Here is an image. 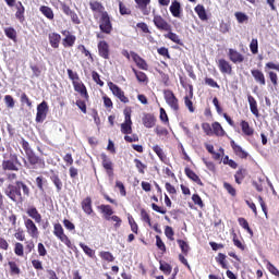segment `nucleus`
Here are the masks:
<instances>
[{
	"instance_id": "nucleus-1",
	"label": "nucleus",
	"mask_w": 279,
	"mask_h": 279,
	"mask_svg": "<svg viewBox=\"0 0 279 279\" xmlns=\"http://www.w3.org/2000/svg\"><path fill=\"white\" fill-rule=\"evenodd\" d=\"M89 10L94 13V19L97 21L99 19V29L102 34H112V21L110 20V14L106 11V7L98 0L89 1ZM100 14V17L99 15Z\"/></svg>"
},
{
	"instance_id": "nucleus-2",
	"label": "nucleus",
	"mask_w": 279,
	"mask_h": 279,
	"mask_svg": "<svg viewBox=\"0 0 279 279\" xmlns=\"http://www.w3.org/2000/svg\"><path fill=\"white\" fill-rule=\"evenodd\" d=\"M29 186H27V184H25L23 181H15V183H10L4 189V195H7L8 198L15 204L23 202V195L29 197Z\"/></svg>"
},
{
	"instance_id": "nucleus-3",
	"label": "nucleus",
	"mask_w": 279,
	"mask_h": 279,
	"mask_svg": "<svg viewBox=\"0 0 279 279\" xmlns=\"http://www.w3.org/2000/svg\"><path fill=\"white\" fill-rule=\"evenodd\" d=\"M124 122L120 125V130L124 135V141L126 143H138V135L132 134V109L125 108L123 111ZM132 134V135H129Z\"/></svg>"
},
{
	"instance_id": "nucleus-4",
	"label": "nucleus",
	"mask_w": 279,
	"mask_h": 279,
	"mask_svg": "<svg viewBox=\"0 0 279 279\" xmlns=\"http://www.w3.org/2000/svg\"><path fill=\"white\" fill-rule=\"evenodd\" d=\"M98 210H100V213L104 215V219L106 221H114V228H121V223H123V220L119 216H112L114 215L112 206L100 205L98 206Z\"/></svg>"
},
{
	"instance_id": "nucleus-5",
	"label": "nucleus",
	"mask_w": 279,
	"mask_h": 279,
	"mask_svg": "<svg viewBox=\"0 0 279 279\" xmlns=\"http://www.w3.org/2000/svg\"><path fill=\"white\" fill-rule=\"evenodd\" d=\"M21 167V160L16 153H10L8 157H4L2 161V171H19Z\"/></svg>"
},
{
	"instance_id": "nucleus-6",
	"label": "nucleus",
	"mask_w": 279,
	"mask_h": 279,
	"mask_svg": "<svg viewBox=\"0 0 279 279\" xmlns=\"http://www.w3.org/2000/svg\"><path fill=\"white\" fill-rule=\"evenodd\" d=\"M163 99L166 104L173 110V112H180V100L175 97V94L171 89L163 90Z\"/></svg>"
},
{
	"instance_id": "nucleus-7",
	"label": "nucleus",
	"mask_w": 279,
	"mask_h": 279,
	"mask_svg": "<svg viewBox=\"0 0 279 279\" xmlns=\"http://www.w3.org/2000/svg\"><path fill=\"white\" fill-rule=\"evenodd\" d=\"M53 234L59 241H61V243H64V245L70 250H73V243L71 242V239L64 234V228H62L60 222L53 225Z\"/></svg>"
},
{
	"instance_id": "nucleus-8",
	"label": "nucleus",
	"mask_w": 279,
	"mask_h": 279,
	"mask_svg": "<svg viewBox=\"0 0 279 279\" xmlns=\"http://www.w3.org/2000/svg\"><path fill=\"white\" fill-rule=\"evenodd\" d=\"M153 23L159 32H172V26L162 15L156 14V11H153Z\"/></svg>"
},
{
	"instance_id": "nucleus-9",
	"label": "nucleus",
	"mask_w": 279,
	"mask_h": 279,
	"mask_svg": "<svg viewBox=\"0 0 279 279\" xmlns=\"http://www.w3.org/2000/svg\"><path fill=\"white\" fill-rule=\"evenodd\" d=\"M26 158H27L28 165L32 167V169H45V167H46L45 159H43L38 155H36L35 151L26 155Z\"/></svg>"
},
{
	"instance_id": "nucleus-10",
	"label": "nucleus",
	"mask_w": 279,
	"mask_h": 279,
	"mask_svg": "<svg viewBox=\"0 0 279 279\" xmlns=\"http://www.w3.org/2000/svg\"><path fill=\"white\" fill-rule=\"evenodd\" d=\"M100 159L108 178H114V163L112 162L110 157H108L106 153H102L100 154Z\"/></svg>"
},
{
	"instance_id": "nucleus-11",
	"label": "nucleus",
	"mask_w": 279,
	"mask_h": 279,
	"mask_svg": "<svg viewBox=\"0 0 279 279\" xmlns=\"http://www.w3.org/2000/svg\"><path fill=\"white\" fill-rule=\"evenodd\" d=\"M108 86L112 93V95H114V97H117L122 104H130V98H128V96H125V92H123V89H121V87H119V85L109 82Z\"/></svg>"
},
{
	"instance_id": "nucleus-12",
	"label": "nucleus",
	"mask_w": 279,
	"mask_h": 279,
	"mask_svg": "<svg viewBox=\"0 0 279 279\" xmlns=\"http://www.w3.org/2000/svg\"><path fill=\"white\" fill-rule=\"evenodd\" d=\"M24 226L28 236L32 239H38V236H40V231H38V227L32 218L24 219Z\"/></svg>"
},
{
	"instance_id": "nucleus-13",
	"label": "nucleus",
	"mask_w": 279,
	"mask_h": 279,
	"mask_svg": "<svg viewBox=\"0 0 279 279\" xmlns=\"http://www.w3.org/2000/svg\"><path fill=\"white\" fill-rule=\"evenodd\" d=\"M48 112H49V105L47 104V101L44 100L37 106V113L35 118L36 123H43V121L47 119Z\"/></svg>"
},
{
	"instance_id": "nucleus-14",
	"label": "nucleus",
	"mask_w": 279,
	"mask_h": 279,
	"mask_svg": "<svg viewBox=\"0 0 279 279\" xmlns=\"http://www.w3.org/2000/svg\"><path fill=\"white\" fill-rule=\"evenodd\" d=\"M98 47V56L102 58V60H110V45L106 40H100L97 45Z\"/></svg>"
},
{
	"instance_id": "nucleus-15",
	"label": "nucleus",
	"mask_w": 279,
	"mask_h": 279,
	"mask_svg": "<svg viewBox=\"0 0 279 279\" xmlns=\"http://www.w3.org/2000/svg\"><path fill=\"white\" fill-rule=\"evenodd\" d=\"M74 86L75 93H78L85 101H88L90 99V96L88 95V89L86 88V85L83 84L82 81H76L72 83Z\"/></svg>"
},
{
	"instance_id": "nucleus-16",
	"label": "nucleus",
	"mask_w": 279,
	"mask_h": 279,
	"mask_svg": "<svg viewBox=\"0 0 279 279\" xmlns=\"http://www.w3.org/2000/svg\"><path fill=\"white\" fill-rule=\"evenodd\" d=\"M217 66L223 75H232V64L226 59H219L217 61Z\"/></svg>"
},
{
	"instance_id": "nucleus-17",
	"label": "nucleus",
	"mask_w": 279,
	"mask_h": 279,
	"mask_svg": "<svg viewBox=\"0 0 279 279\" xmlns=\"http://www.w3.org/2000/svg\"><path fill=\"white\" fill-rule=\"evenodd\" d=\"M131 58L133 62H135L136 66H138L142 71H148L149 65L147 64V61L138 56V53L131 51Z\"/></svg>"
},
{
	"instance_id": "nucleus-18",
	"label": "nucleus",
	"mask_w": 279,
	"mask_h": 279,
	"mask_svg": "<svg viewBox=\"0 0 279 279\" xmlns=\"http://www.w3.org/2000/svg\"><path fill=\"white\" fill-rule=\"evenodd\" d=\"M251 75L259 86H266L267 80L265 78V73H263L259 69L251 70Z\"/></svg>"
},
{
	"instance_id": "nucleus-19",
	"label": "nucleus",
	"mask_w": 279,
	"mask_h": 279,
	"mask_svg": "<svg viewBox=\"0 0 279 279\" xmlns=\"http://www.w3.org/2000/svg\"><path fill=\"white\" fill-rule=\"evenodd\" d=\"M230 145H231V148L233 149V153L235 154V156H238V158H241L242 160L247 159V156H250V154L247 151H245L243 149V147H241L239 144H236V142L231 140Z\"/></svg>"
},
{
	"instance_id": "nucleus-20",
	"label": "nucleus",
	"mask_w": 279,
	"mask_h": 279,
	"mask_svg": "<svg viewBox=\"0 0 279 279\" xmlns=\"http://www.w3.org/2000/svg\"><path fill=\"white\" fill-rule=\"evenodd\" d=\"M228 56L229 60L233 62V64H241V62H244L245 60V57L241 52L232 48L229 49Z\"/></svg>"
},
{
	"instance_id": "nucleus-21",
	"label": "nucleus",
	"mask_w": 279,
	"mask_h": 279,
	"mask_svg": "<svg viewBox=\"0 0 279 279\" xmlns=\"http://www.w3.org/2000/svg\"><path fill=\"white\" fill-rule=\"evenodd\" d=\"M82 210L85 213V215H92L94 213L93 210V198L90 196L85 197L81 202Z\"/></svg>"
},
{
	"instance_id": "nucleus-22",
	"label": "nucleus",
	"mask_w": 279,
	"mask_h": 279,
	"mask_svg": "<svg viewBox=\"0 0 279 279\" xmlns=\"http://www.w3.org/2000/svg\"><path fill=\"white\" fill-rule=\"evenodd\" d=\"M247 101H248V106L252 114H254V117L258 119V117H260V112L258 111V102L256 101V98H254V96L252 95H248Z\"/></svg>"
},
{
	"instance_id": "nucleus-23",
	"label": "nucleus",
	"mask_w": 279,
	"mask_h": 279,
	"mask_svg": "<svg viewBox=\"0 0 279 279\" xmlns=\"http://www.w3.org/2000/svg\"><path fill=\"white\" fill-rule=\"evenodd\" d=\"M138 10H141L142 14H144V16H149L151 10L147 9V5H149V3H151V0H134Z\"/></svg>"
},
{
	"instance_id": "nucleus-24",
	"label": "nucleus",
	"mask_w": 279,
	"mask_h": 279,
	"mask_svg": "<svg viewBox=\"0 0 279 279\" xmlns=\"http://www.w3.org/2000/svg\"><path fill=\"white\" fill-rule=\"evenodd\" d=\"M26 214L28 215V217H31L32 219H34V221L36 223H41L43 221V215H40V213L38 211V209L34 206H31L26 209Z\"/></svg>"
},
{
	"instance_id": "nucleus-25",
	"label": "nucleus",
	"mask_w": 279,
	"mask_h": 279,
	"mask_svg": "<svg viewBox=\"0 0 279 279\" xmlns=\"http://www.w3.org/2000/svg\"><path fill=\"white\" fill-rule=\"evenodd\" d=\"M142 123L144 126L151 129L156 125V117L154 113H144L142 118Z\"/></svg>"
},
{
	"instance_id": "nucleus-26",
	"label": "nucleus",
	"mask_w": 279,
	"mask_h": 279,
	"mask_svg": "<svg viewBox=\"0 0 279 279\" xmlns=\"http://www.w3.org/2000/svg\"><path fill=\"white\" fill-rule=\"evenodd\" d=\"M183 99L189 112H195V106H193V86L190 87L189 95L184 96Z\"/></svg>"
},
{
	"instance_id": "nucleus-27",
	"label": "nucleus",
	"mask_w": 279,
	"mask_h": 279,
	"mask_svg": "<svg viewBox=\"0 0 279 279\" xmlns=\"http://www.w3.org/2000/svg\"><path fill=\"white\" fill-rule=\"evenodd\" d=\"M51 175H50V180L52 182V184L56 186L57 193H62V179H60V175H58V173H56L53 170H51Z\"/></svg>"
},
{
	"instance_id": "nucleus-28",
	"label": "nucleus",
	"mask_w": 279,
	"mask_h": 279,
	"mask_svg": "<svg viewBox=\"0 0 279 279\" xmlns=\"http://www.w3.org/2000/svg\"><path fill=\"white\" fill-rule=\"evenodd\" d=\"M185 175L192 180V182H195L196 184H198V186H204V182H202V179H199V175H197V173H195V171H193L191 168H185L184 170Z\"/></svg>"
},
{
	"instance_id": "nucleus-29",
	"label": "nucleus",
	"mask_w": 279,
	"mask_h": 279,
	"mask_svg": "<svg viewBox=\"0 0 279 279\" xmlns=\"http://www.w3.org/2000/svg\"><path fill=\"white\" fill-rule=\"evenodd\" d=\"M48 40L52 49H58L60 47V40H62V36L58 33H50L48 35Z\"/></svg>"
},
{
	"instance_id": "nucleus-30",
	"label": "nucleus",
	"mask_w": 279,
	"mask_h": 279,
	"mask_svg": "<svg viewBox=\"0 0 279 279\" xmlns=\"http://www.w3.org/2000/svg\"><path fill=\"white\" fill-rule=\"evenodd\" d=\"M170 12H171L172 16H174V19H180V16L182 14V5L180 4V2L178 0L172 1L171 5H170Z\"/></svg>"
},
{
	"instance_id": "nucleus-31",
	"label": "nucleus",
	"mask_w": 279,
	"mask_h": 279,
	"mask_svg": "<svg viewBox=\"0 0 279 279\" xmlns=\"http://www.w3.org/2000/svg\"><path fill=\"white\" fill-rule=\"evenodd\" d=\"M240 128L244 136H254V128L250 126V122L242 120L240 122Z\"/></svg>"
},
{
	"instance_id": "nucleus-32",
	"label": "nucleus",
	"mask_w": 279,
	"mask_h": 279,
	"mask_svg": "<svg viewBox=\"0 0 279 279\" xmlns=\"http://www.w3.org/2000/svg\"><path fill=\"white\" fill-rule=\"evenodd\" d=\"M15 17L17 21H20V23H25V7L21 1L16 4Z\"/></svg>"
},
{
	"instance_id": "nucleus-33",
	"label": "nucleus",
	"mask_w": 279,
	"mask_h": 279,
	"mask_svg": "<svg viewBox=\"0 0 279 279\" xmlns=\"http://www.w3.org/2000/svg\"><path fill=\"white\" fill-rule=\"evenodd\" d=\"M211 132L215 136H226V130H223V126H221V123L219 122L211 123Z\"/></svg>"
},
{
	"instance_id": "nucleus-34",
	"label": "nucleus",
	"mask_w": 279,
	"mask_h": 279,
	"mask_svg": "<svg viewBox=\"0 0 279 279\" xmlns=\"http://www.w3.org/2000/svg\"><path fill=\"white\" fill-rule=\"evenodd\" d=\"M167 34L163 35L165 38H168V40H171L172 43H175V45H180L181 47L184 46V43L180 39V36L175 33H172L171 31H166Z\"/></svg>"
},
{
	"instance_id": "nucleus-35",
	"label": "nucleus",
	"mask_w": 279,
	"mask_h": 279,
	"mask_svg": "<svg viewBox=\"0 0 279 279\" xmlns=\"http://www.w3.org/2000/svg\"><path fill=\"white\" fill-rule=\"evenodd\" d=\"M137 82H140V84H147V82H149V77H147V74H145V72H141L136 69H132Z\"/></svg>"
},
{
	"instance_id": "nucleus-36",
	"label": "nucleus",
	"mask_w": 279,
	"mask_h": 279,
	"mask_svg": "<svg viewBox=\"0 0 279 279\" xmlns=\"http://www.w3.org/2000/svg\"><path fill=\"white\" fill-rule=\"evenodd\" d=\"M245 175H247V170L245 168H239L234 174L235 183L242 184L243 180H245Z\"/></svg>"
},
{
	"instance_id": "nucleus-37",
	"label": "nucleus",
	"mask_w": 279,
	"mask_h": 279,
	"mask_svg": "<svg viewBox=\"0 0 279 279\" xmlns=\"http://www.w3.org/2000/svg\"><path fill=\"white\" fill-rule=\"evenodd\" d=\"M8 266H9L11 276H21V268L19 267V264H16V262L9 260Z\"/></svg>"
},
{
	"instance_id": "nucleus-38",
	"label": "nucleus",
	"mask_w": 279,
	"mask_h": 279,
	"mask_svg": "<svg viewBox=\"0 0 279 279\" xmlns=\"http://www.w3.org/2000/svg\"><path fill=\"white\" fill-rule=\"evenodd\" d=\"M226 258H228V256L223 253H218L215 257L216 263H218L222 269H228V260Z\"/></svg>"
},
{
	"instance_id": "nucleus-39",
	"label": "nucleus",
	"mask_w": 279,
	"mask_h": 279,
	"mask_svg": "<svg viewBox=\"0 0 279 279\" xmlns=\"http://www.w3.org/2000/svg\"><path fill=\"white\" fill-rule=\"evenodd\" d=\"M39 12H41V14H44V16H46V19H48L49 21H53L54 19V14H53V10L47 5H41L39 8Z\"/></svg>"
},
{
	"instance_id": "nucleus-40",
	"label": "nucleus",
	"mask_w": 279,
	"mask_h": 279,
	"mask_svg": "<svg viewBox=\"0 0 279 279\" xmlns=\"http://www.w3.org/2000/svg\"><path fill=\"white\" fill-rule=\"evenodd\" d=\"M231 236H232L233 245L238 247V250H241V252H245V244H243V242L239 240V235L236 234V232H234V230H232Z\"/></svg>"
},
{
	"instance_id": "nucleus-41",
	"label": "nucleus",
	"mask_w": 279,
	"mask_h": 279,
	"mask_svg": "<svg viewBox=\"0 0 279 279\" xmlns=\"http://www.w3.org/2000/svg\"><path fill=\"white\" fill-rule=\"evenodd\" d=\"M194 10L201 21H208V15L206 14V9L204 5L197 4Z\"/></svg>"
},
{
	"instance_id": "nucleus-42",
	"label": "nucleus",
	"mask_w": 279,
	"mask_h": 279,
	"mask_svg": "<svg viewBox=\"0 0 279 279\" xmlns=\"http://www.w3.org/2000/svg\"><path fill=\"white\" fill-rule=\"evenodd\" d=\"M35 183L40 193L45 195V184H47V179H45L43 175H39L35 179Z\"/></svg>"
},
{
	"instance_id": "nucleus-43",
	"label": "nucleus",
	"mask_w": 279,
	"mask_h": 279,
	"mask_svg": "<svg viewBox=\"0 0 279 279\" xmlns=\"http://www.w3.org/2000/svg\"><path fill=\"white\" fill-rule=\"evenodd\" d=\"M238 223L243 228V230H246L251 236H254V231L252 228H250V222H247V219L245 218H239Z\"/></svg>"
},
{
	"instance_id": "nucleus-44",
	"label": "nucleus",
	"mask_w": 279,
	"mask_h": 279,
	"mask_svg": "<svg viewBox=\"0 0 279 279\" xmlns=\"http://www.w3.org/2000/svg\"><path fill=\"white\" fill-rule=\"evenodd\" d=\"M177 243L184 256H189V252L191 250V246H189V243L184 240H177Z\"/></svg>"
},
{
	"instance_id": "nucleus-45",
	"label": "nucleus",
	"mask_w": 279,
	"mask_h": 279,
	"mask_svg": "<svg viewBox=\"0 0 279 279\" xmlns=\"http://www.w3.org/2000/svg\"><path fill=\"white\" fill-rule=\"evenodd\" d=\"M75 40H77V37H75V35H66L63 38L62 45L63 47H73V45H75Z\"/></svg>"
},
{
	"instance_id": "nucleus-46",
	"label": "nucleus",
	"mask_w": 279,
	"mask_h": 279,
	"mask_svg": "<svg viewBox=\"0 0 279 279\" xmlns=\"http://www.w3.org/2000/svg\"><path fill=\"white\" fill-rule=\"evenodd\" d=\"M4 35L7 36V38H9L10 40H13V43H16V29H14V27H5L4 28Z\"/></svg>"
},
{
	"instance_id": "nucleus-47",
	"label": "nucleus",
	"mask_w": 279,
	"mask_h": 279,
	"mask_svg": "<svg viewBox=\"0 0 279 279\" xmlns=\"http://www.w3.org/2000/svg\"><path fill=\"white\" fill-rule=\"evenodd\" d=\"M153 151L156 153V155L158 156L159 160H161V162H165L167 160V155L165 154V150H162V148L159 145L153 146Z\"/></svg>"
},
{
	"instance_id": "nucleus-48",
	"label": "nucleus",
	"mask_w": 279,
	"mask_h": 279,
	"mask_svg": "<svg viewBox=\"0 0 279 279\" xmlns=\"http://www.w3.org/2000/svg\"><path fill=\"white\" fill-rule=\"evenodd\" d=\"M99 256L101 260H106L107 263H114V255L108 251H101Z\"/></svg>"
},
{
	"instance_id": "nucleus-49",
	"label": "nucleus",
	"mask_w": 279,
	"mask_h": 279,
	"mask_svg": "<svg viewBox=\"0 0 279 279\" xmlns=\"http://www.w3.org/2000/svg\"><path fill=\"white\" fill-rule=\"evenodd\" d=\"M134 165L138 173H141L142 175H145V170L147 169V165L143 163V161H141V159H137V158L134 159Z\"/></svg>"
},
{
	"instance_id": "nucleus-50",
	"label": "nucleus",
	"mask_w": 279,
	"mask_h": 279,
	"mask_svg": "<svg viewBox=\"0 0 279 279\" xmlns=\"http://www.w3.org/2000/svg\"><path fill=\"white\" fill-rule=\"evenodd\" d=\"M20 144L22 145V148L24 149L26 156L34 153V149H32L29 142H27L24 137L21 138Z\"/></svg>"
},
{
	"instance_id": "nucleus-51",
	"label": "nucleus",
	"mask_w": 279,
	"mask_h": 279,
	"mask_svg": "<svg viewBox=\"0 0 279 279\" xmlns=\"http://www.w3.org/2000/svg\"><path fill=\"white\" fill-rule=\"evenodd\" d=\"M80 247L83 250L84 254L89 258H95V250L90 248L88 245L84 243H80Z\"/></svg>"
},
{
	"instance_id": "nucleus-52",
	"label": "nucleus",
	"mask_w": 279,
	"mask_h": 279,
	"mask_svg": "<svg viewBox=\"0 0 279 279\" xmlns=\"http://www.w3.org/2000/svg\"><path fill=\"white\" fill-rule=\"evenodd\" d=\"M14 254L15 256H25V248L23 246V243L16 242L14 244Z\"/></svg>"
},
{
	"instance_id": "nucleus-53",
	"label": "nucleus",
	"mask_w": 279,
	"mask_h": 279,
	"mask_svg": "<svg viewBox=\"0 0 279 279\" xmlns=\"http://www.w3.org/2000/svg\"><path fill=\"white\" fill-rule=\"evenodd\" d=\"M223 189L229 193V195H231V197H236V189H234L232 184L223 182Z\"/></svg>"
},
{
	"instance_id": "nucleus-54",
	"label": "nucleus",
	"mask_w": 279,
	"mask_h": 279,
	"mask_svg": "<svg viewBox=\"0 0 279 279\" xmlns=\"http://www.w3.org/2000/svg\"><path fill=\"white\" fill-rule=\"evenodd\" d=\"M128 219H129V226L131 227L132 232H134V234H138V223H136V220H134V217L129 215Z\"/></svg>"
},
{
	"instance_id": "nucleus-55",
	"label": "nucleus",
	"mask_w": 279,
	"mask_h": 279,
	"mask_svg": "<svg viewBox=\"0 0 279 279\" xmlns=\"http://www.w3.org/2000/svg\"><path fill=\"white\" fill-rule=\"evenodd\" d=\"M165 235L167 236V239L169 241H175V238H173V236H175V231H173L172 227L166 226Z\"/></svg>"
},
{
	"instance_id": "nucleus-56",
	"label": "nucleus",
	"mask_w": 279,
	"mask_h": 279,
	"mask_svg": "<svg viewBox=\"0 0 279 279\" xmlns=\"http://www.w3.org/2000/svg\"><path fill=\"white\" fill-rule=\"evenodd\" d=\"M155 239H156V246L158 247V250H160V252H162V254H165V252H167V245H165V242L162 241L160 235H156Z\"/></svg>"
},
{
	"instance_id": "nucleus-57",
	"label": "nucleus",
	"mask_w": 279,
	"mask_h": 279,
	"mask_svg": "<svg viewBox=\"0 0 279 279\" xmlns=\"http://www.w3.org/2000/svg\"><path fill=\"white\" fill-rule=\"evenodd\" d=\"M160 271H163L165 276H171V271H173V267H171L169 264L165 263H160L159 266Z\"/></svg>"
},
{
	"instance_id": "nucleus-58",
	"label": "nucleus",
	"mask_w": 279,
	"mask_h": 279,
	"mask_svg": "<svg viewBox=\"0 0 279 279\" xmlns=\"http://www.w3.org/2000/svg\"><path fill=\"white\" fill-rule=\"evenodd\" d=\"M119 10H120L121 16H125V15L130 16V14H132V10H130V8H126L123 2H119Z\"/></svg>"
},
{
	"instance_id": "nucleus-59",
	"label": "nucleus",
	"mask_w": 279,
	"mask_h": 279,
	"mask_svg": "<svg viewBox=\"0 0 279 279\" xmlns=\"http://www.w3.org/2000/svg\"><path fill=\"white\" fill-rule=\"evenodd\" d=\"M250 50L251 52L256 56L258 53V39L253 38L250 44Z\"/></svg>"
},
{
	"instance_id": "nucleus-60",
	"label": "nucleus",
	"mask_w": 279,
	"mask_h": 279,
	"mask_svg": "<svg viewBox=\"0 0 279 279\" xmlns=\"http://www.w3.org/2000/svg\"><path fill=\"white\" fill-rule=\"evenodd\" d=\"M235 19L238 23H246V21H250V16L243 12H236L235 13Z\"/></svg>"
},
{
	"instance_id": "nucleus-61",
	"label": "nucleus",
	"mask_w": 279,
	"mask_h": 279,
	"mask_svg": "<svg viewBox=\"0 0 279 279\" xmlns=\"http://www.w3.org/2000/svg\"><path fill=\"white\" fill-rule=\"evenodd\" d=\"M20 101L21 104H26L27 108H32L33 104L32 100L29 99V96H27V94L22 93L21 97H20Z\"/></svg>"
},
{
	"instance_id": "nucleus-62",
	"label": "nucleus",
	"mask_w": 279,
	"mask_h": 279,
	"mask_svg": "<svg viewBox=\"0 0 279 279\" xmlns=\"http://www.w3.org/2000/svg\"><path fill=\"white\" fill-rule=\"evenodd\" d=\"M68 77L72 81V84L73 82H80V75L71 69H68Z\"/></svg>"
},
{
	"instance_id": "nucleus-63",
	"label": "nucleus",
	"mask_w": 279,
	"mask_h": 279,
	"mask_svg": "<svg viewBox=\"0 0 279 279\" xmlns=\"http://www.w3.org/2000/svg\"><path fill=\"white\" fill-rule=\"evenodd\" d=\"M268 77L272 84V86H278V74L274 71L268 72Z\"/></svg>"
},
{
	"instance_id": "nucleus-64",
	"label": "nucleus",
	"mask_w": 279,
	"mask_h": 279,
	"mask_svg": "<svg viewBox=\"0 0 279 279\" xmlns=\"http://www.w3.org/2000/svg\"><path fill=\"white\" fill-rule=\"evenodd\" d=\"M4 104H5L7 108H14V97H12V95H5Z\"/></svg>"
}]
</instances>
